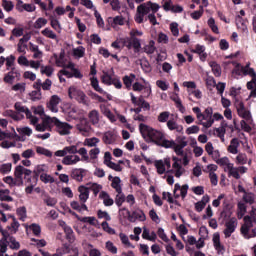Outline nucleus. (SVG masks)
<instances>
[{
	"label": "nucleus",
	"instance_id": "obj_48",
	"mask_svg": "<svg viewBox=\"0 0 256 256\" xmlns=\"http://www.w3.org/2000/svg\"><path fill=\"white\" fill-rule=\"evenodd\" d=\"M42 35L47 39H52L53 41H58L57 34L51 30V28H45L41 31Z\"/></svg>",
	"mask_w": 256,
	"mask_h": 256
},
{
	"label": "nucleus",
	"instance_id": "obj_59",
	"mask_svg": "<svg viewBox=\"0 0 256 256\" xmlns=\"http://www.w3.org/2000/svg\"><path fill=\"white\" fill-rule=\"evenodd\" d=\"M27 229H29L35 237H41V226L39 224H31Z\"/></svg>",
	"mask_w": 256,
	"mask_h": 256
},
{
	"label": "nucleus",
	"instance_id": "obj_17",
	"mask_svg": "<svg viewBox=\"0 0 256 256\" xmlns=\"http://www.w3.org/2000/svg\"><path fill=\"white\" fill-rule=\"evenodd\" d=\"M131 102L135 107H142V109H145L146 111H149L151 109V105H149V102L145 101L143 96L135 97L134 93H130Z\"/></svg>",
	"mask_w": 256,
	"mask_h": 256
},
{
	"label": "nucleus",
	"instance_id": "obj_26",
	"mask_svg": "<svg viewBox=\"0 0 256 256\" xmlns=\"http://www.w3.org/2000/svg\"><path fill=\"white\" fill-rule=\"evenodd\" d=\"M108 181H111V188L114 189L116 193L123 191V185L121 184V178L119 176L113 177L112 175H109Z\"/></svg>",
	"mask_w": 256,
	"mask_h": 256
},
{
	"label": "nucleus",
	"instance_id": "obj_36",
	"mask_svg": "<svg viewBox=\"0 0 256 256\" xmlns=\"http://www.w3.org/2000/svg\"><path fill=\"white\" fill-rule=\"evenodd\" d=\"M99 198L102 199L105 207H111L113 203H115V200H113V198H111L109 193L105 191L100 192Z\"/></svg>",
	"mask_w": 256,
	"mask_h": 256
},
{
	"label": "nucleus",
	"instance_id": "obj_58",
	"mask_svg": "<svg viewBox=\"0 0 256 256\" xmlns=\"http://www.w3.org/2000/svg\"><path fill=\"white\" fill-rule=\"evenodd\" d=\"M214 131L217 137L221 139L222 143H225V133H227V129L225 128V126H220L218 128H215Z\"/></svg>",
	"mask_w": 256,
	"mask_h": 256
},
{
	"label": "nucleus",
	"instance_id": "obj_29",
	"mask_svg": "<svg viewBox=\"0 0 256 256\" xmlns=\"http://www.w3.org/2000/svg\"><path fill=\"white\" fill-rule=\"evenodd\" d=\"M64 112L70 119H77V107L73 104H66L64 106Z\"/></svg>",
	"mask_w": 256,
	"mask_h": 256
},
{
	"label": "nucleus",
	"instance_id": "obj_63",
	"mask_svg": "<svg viewBox=\"0 0 256 256\" xmlns=\"http://www.w3.org/2000/svg\"><path fill=\"white\" fill-rule=\"evenodd\" d=\"M64 232L66 234V239L69 241V243H75V234H73V229L68 226L64 229Z\"/></svg>",
	"mask_w": 256,
	"mask_h": 256
},
{
	"label": "nucleus",
	"instance_id": "obj_21",
	"mask_svg": "<svg viewBox=\"0 0 256 256\" xmlns=\"http://www.w3.org/2000/svg\"><path fill=\"white\" fill-rule=\"evenodd\" d=\"M212 242L215 250L217 251L218 255L225 254V246L221 244V235L219 233H214L212 237Z\"/></svg>",
	"mask_w": 256,
	"mask_h": 256
},
{
	"label": "nucleus",
	"instance_id": "obj_18",
	"mask_svg": "<svg viewBox=\"0 0 256 256\" xmlns=\"http://www.w3.org/2000/svg\"><path fill=\"white\" fill-rule=\"evenodd\" d=\"M59 103H61V97L52 95L47 103V109L52 113H59Z\"/></svg>",
	"mask_w": 256,
	"mask_h": 256
},
{
	"label": "nucleus",
	"instance_id": "obj_1",
	"mask_svg": "<svg viewBox=\"0 0 256 256\" xmlns=\"http://www.w3.org/2000/svg\"><path fill=\"white\" fill-rule=\"evenodd\" d=\"M216 163L224 169L225 173L228 174V177H233V179H241V175H245V173L249 171L245 166L235 167V164H233L227 156L216 160Z\"/></svg>",
	"mask_w": 256,
	"mask_h": 256
},
{
	"label": "nucleus",
	"instance_id": "obj_47",
	"mask_svg": "<svg viewBox=\"0 0 256 256\" xmlns=\"http://www.w3.org/2000/svg\"><path fill=\"white\" fill-rule=\"evenodd\" d=\"M158 146L164 147L165 149H173V147H175V142L173 140H167L164 135Z\"/></svg>",
	"mask_w": 256,
	"mask_h": 256
},
{
	"label": "nucleus",
	"instance_id": "obj_38",
	"mask_svg": "<svg viewBox=\"0 0 256 256\" xmlns=\"http://www.w3.org/2000/svg\"><path fill=\"white\" fill-rule=\"evenodd\" d=\"M170 99H172L180 113H185L186 109L185 106H183V103L181 102V98L179 97V94L173 93L170 96Z\"/></svg>",
	"mask_w": 256,
	"mask_h": 256
},
{
	"label": "nucleus",
	"instance_id": "obj_49",
	"mask_svg": "<svg viewBox=\"0 0 256 256\" xmlns=\"http://www.w3.org/2000/svg\"><path fill=\"white\" fill-rule=\"evenodd\" d=\"M237 207L238 219H243V217H245V213H247V204H245V202H238Z\"/></svg>",
	"mask_w": 256,
	"mask_h": 256
},
{
	"label": "nucleus",
	"instance_id": "obj_54",
	"mask_svg": "<svg viewBox=\"0 0 256 256\" xmlns=\"http://www.w3.org/2000/svg\"><path fill=\"white\" fill-rule=\"evenodd\" d=\"M54 71H55V69L51 65H46V66L42 65L40 68V73L42 75H46V77H51V75H53Z\"/></svg>",
	"mask_w": 256,
	"mask_h": 256
},
{
	"label": "nucleus",
	"instance_id": "obj_34",
	"mask_svg": "<svg viewBox=\"0 0 256 256\" xmlns=\"http://www.w3.org/2000/svg\"><path fill=\"white\" fill-rule=\"evenodd\" d=\"M166 125H167L169 131H177V133L183 132V126L179 125L177 123V120H175V119L168 120Z\"/></svg>",
	"mask_w": 256,
	"mask_h": 256
},
{
	"label": "nucleus",
	"instance_id": "obj_39",
	"mask_svg": "<svg viewBox=\"0 0 256 256\" xmlns=\"http://www.w3.org/2000/svg\"><path fill=\"white\" fill-rule=\"evenodd\" d=\"M85 175V169L83 168H75L71 172L72 179H75V181H83V177Z\"/></svg>",
	"mask_w": 256,
	"mask_h": 256
},
{
	"label": "nucleus",
	"instance_id": "obj_19",
	"mask_svg": "<svg viewBox=\"0 0 256 256\" xmlns=\"http://www.w3.org/2000/svg\"><path fill=\"white\" fill-rule=\"evenodd\" d=\"M54 57L57 67H63V69H69V67H73V62L67 61V58H65V53L61 52L59 56L54 54Z\"/></svg>",
	"mask_w": 256,
	"mask_h": 256
},
{
	"label": "nucleus",
	"instance_id": "obj_28",
	"mask_svg": "<svg viewBox=\"0 0 256 256\" xmlns=\"http://www.w3.org/2000/svg\"><path fill=\"white\" fill-rule=\"evenodd\" d=\"M239 147H240L239 139L233 138L230 141L227 151L228 153H231V155H237L239 153Z\"/></svg>",
	"mask_w": 256,
	"mask_h": 256
},
{
	"label": "nucleus",
	"instance_id": "obj_33",
	"mask_svg": "<svg viewBox=\"0 0 256 256\" xmlns=\"http://www.w3.org/2000/svg\"><path fill=\"white\" fill-rule=\"evenodd\" d=\"M79 199L81 203H87V200L89 199V188L87 186H80L78 188Z\"/></svg>",
	"mask_w": 256,
	"mask_h": 256
},
{
	"label": "nucleus",
	"instance_id": "obj_14",
	"mask_svg": "<svg viewBox=\"0 0 256 256\" xmlns=\"http://www.w3.org/2000/svg\"><path fill=\"white\" fill-rule=\"evenodd\" d=\"M225 229L223 231L225 238L229 239L233 233H235V229H237V218L233 217L230 218L226 223H225Z\"/></svg>",
	"mask_w": 256,
	"mask_h": 256
},
{
	"label": "nucleus",
	"instance_id": "obj_31",
	"mask_svg": "<svg viewBox=\"0 0 256 256\" xmlns=\"http://www.w3.org/2000/svg\"><path fill=\"white\" fill-rule=\"evenodd\" d=\"M209 201H210L209 195H204L200 201L195 203V210L198 213H201V211H203V209L207 207V203H209Z\"/></svg>",
	"mask_w": 256,
	"mask_h": 256
},
{
	"label": "nucleus",
	"instance_id": "obj_12",
	"mask_svg": "<svg viewBox=\"0 0 256 256\" xmlns=\"http://www.w3.org/2000/svg\"><path fill=\"white\" fill-rule=\"evenodd\" d=\"M233 73H236V75H241V73H243V75H249V77H252L254 81L256 79L255 69L251 68L250 62H248L245 66H241L240 64H238Z\"/></svg>",
	"mask_w": 256,
	"mask_h": 256
},
{
	"label": "nucleus",
	"instance_id": "obj_60",
	"mask_svg": "<svg viewBox=\"0 0 256 256\" xmlns=\"http://www.w3.org/2000/svg\"><path fill=\"white\" fill-rule=\"evenodd\" d=\"M2 7L7 13H11L15 8V4L11 0H2Z\"/></svg>",
	"mask_w": 256,
	"mask_h": 256
},
{
	"label": "nucleus",
	"instance_id": "obj_44",
	"mask_svg": "<svg viewBox=\"0 0 256 256\" xmlns=\"http://www.w3.org/2000/svg\"><path fill=\"white\" fill-rule=\"evenodd\" d=\"M145 15H147V14L138 6L137 10H136L134 20L138 24L144 23L145 22Z\"/></svg>",
	"mask_w": 256,
	"mask_h": 256
},
{
	"label": "nucleus",
	"instance_id": "obj_46",
	"mask_svg": "<svg viewBox=\"0 0 256 256\" xmlns=\"http://www.w3.org/2000/svg\"><path fill=\"white\" fill-rule=\"evenodd\" d=\"M99 143H101V140L97 137H92V138H86L84 140L83 145L85 147H97V145H99Z\"/></svg>",
	"mask_w": 256,
	"mask_h": 256
},
{
	"label": "nucleus",
	"instance_id": "obj_3",
	"mask_svg": "<svg viewBox=\"0 0 256 256\" xmlns=\"http://www.w3.org/2000/svg\"><path fill=\"white\" fill-rule=\"evenodd\" d=\"M139 131L145 141H149V143H155V145H159L163 139V136L165 135L163 132L143 123L139 125Z\"/></svg>",
	"mask_w": 256,
	"mask_h": 256
},
{
	"label": "nucleus",
	"instance_id": "obj_16",
	"mask_svg": "<svg viewBox=\"0 0 256 256\" xmlns=\"http://www.w3.org/2000/svg\"><path fill=\"white\" fill-rule=\"evenodd\" d=\"M187 191H189V185L184 184L181 186V184L176 183L173 191L175 199H179L180 197L185 199L187 197Z\"/></svg>",
	"mask_w": 256,
	"mask_h": 256
},
{
	"label": "nucleus",
	"instance_id": "obj_27",
	"mask_svg": "<svg viewBox=\"0 0 256 256\" xmlns=\"http://www.w3.org/2000/svg\"><path fill=\"white\" fill-rule=\"evenodd\" d=\"M142 238L155 243V241H157V233H155V231L151 232L147 227H143Z\"/></svg>",
	"mask_w": 256,
	"mask_h": 256
},
{
	"label": "nucleus",
	"instance_id": "obj_7",
	"mask_svg": "<svg viewBox=\"0 0 256 256\" xmlns=\"http://www.w3.org/2000/svg\"><path fill=\"white\" fill-rule=\"evenodd\" d=\"M186 172L187 170H185V167H183L182 164H175L172 165V169L170 168L169 170H167L166 175H164L163 179H166L168 185H173L175 183V177L177 179H180V177H183Z\"/></svg>",
	"mask_w": 256,
	"mask_h": 256
},
{
	"label": "nucleus",
	"instance_id": "obj_32",
	"mask_svg": "<svg viewBox=\"0 0 256 256\" xmlns=\"http://www.w3.org/2000/svg\"><path fill=\"white\" fill-rule=\"evenodd\" d=\"M100 111L104 117H107V119L111 121V123H115V121H117V118H115V115L113 114V112H111V110L107 106L100 105Z\"/></svg>",
	"mask_w": 256,
	"mask_h": 256
},
{
	"label": "nucleus",
	"instance_id": "obj_57",
	"mask_svg": "<svg viewBox=\"0 0 256 256\" xmlns=\"http://www.w3.org/2000/svg\"><path fill=\"white\" fill-rule=\"evenodd\" d=\"M45 124L47 125L48 129L51 131V125H55L57 127V124L59 123V120L56 117H51V116H45L43 118Z\"/></svg>",
	"mask_w": 256,
	"mask_h": 256
},
{
	"label": "nucleus",
	"instance_id": "obj_23",
	"mask_svg": "<svg viewBox=\"0 0 256 256\" xmlns=\"http://www.w3.org/2000/svg\"><path fill=\"white\" fill-rule=\"evenodd\" d=\"M117 137L115 130H109L103 134L102 141L105 145H113L117 142Z\"/></svg>",
	"mask_w": 256,
	"mask_h": 256
},
{
	"label": "nucleus",
	"instance_id": "obj_22",
	"mask_svg": "<svg viewBox=\"0 0 256 256\" xmlns=\"http://www.w3.org/2000/svg\"><path fill=\"white\" fill-rule=\"evenodd\" d=\"M115 71H113V68L109 70H104L102 72L101 81L104 83V85H112L113 81L115 80Z\"/></svg>",
	"mask_w": 256,
	"mask_h": 256
},
{
	"label": "nucleus",
	"instance_id": "obj_51",
	"mask_svg": "<svg viewBox=\"0 0 256 256\" xmlns=\"http://www.w3.org/2000/svg\"><path fill=\"white\" fill-rule=\"evenodd\" d=\"M205 151L210 155L211 157H219V151H215V148L213 147V143L207 142L205 145Z\"/></svg>",
	"mask_w": 256,
	"mask_h": 256
},
{
	"label": "nucleus",
	"instance_id": "obj_20",
	"mask_svg": "<svg viewBox=\"0 0 256 256\" xmlns=\"http://www.w3.org/2000/svg\"><path fill=\"white\" fill-rule=\"evenodd\" d=\"M72 129L73 126L67 122H61L58 120V123L56 124V131L59 135H71Z\"/></svg>",
	"mask_w": 256,
	"mask_h": 256
},
{
	"label": "nucleus",
	"instance_id": "obj_55",
	"mask_svg": "<svg viewBox=\"0 0 256 256\" xmlns=\"http://www.w3.org/2000/svg\"><path fill=\"white\" fill-rule=\"evenodd\" d=\"M242 199L245 203L253 205V203H255L256 196L252 192H246L245 194H243Z\"/></svg>",
	"mask_w": 256,
	"mask_h": 256
},
{
	"label": "nucleus",
	"instance_id": "obj_5",
	"mask_svg": "<svg viewBox=\"0 0 256 256\" xmlns=\"http://www.w3.org/2000/svg\"><path fill=\"white\" fill-rule=\"evenodd\" d=\"M77 153L79 156H81V161L89 162V154L87 152V148L82 147L78 149L77 145L65 146L62 150H57L54 155L55 157H65L67 154L75 155Z\"/></svg>",
	"mask_w": 256,
	"mask_h": 256
},
{
	"label": "nucleus",
	"instance_id": "obj_13",
	"mask_svg": "<svg viewBox=\"0 0 256 256\" xmlns=\"http://www.w3.org/2000/svg\"><path fill=\"white\" fill-rule=\"evenodd\" d=\"M57 157H63L62 159V165L66 166H73L77 165V163H81V156L77 154H66L65 156H57Z\"/></svg>",
	"mask_w": 256,
	"mask_h": 256
},
{
	"label": "nucleus",
	"instance_id": "obj_53",
	"mask_svg": "<svg viewBox=\"0 0 256 256\" xmlns=\"http://www.w3.org/2000/svg\"><path fill=\"white\" fill-rule=\"evenodd\" d=\"M131 47L136 51H139V49H141V41L138 38H130L127 48L131 49Z\"/></svg>",
	"mask_w": 256,
	"mask_h": 256
},
{
	"label": "nucleus",
	"instance_id": "obj_37",
	"mask_svg": "<svg viewBox=\"0 0 256 256\" xmlns=\"http://www.w3.org/2000/svg\"><path fill=\"white\" fill-rule=\"evenodd\" d=\"M88 119H89L90 123H92V125H99V121L101 119L99 111L95 110V109L91 110L88 113Z\"/></svg>",
	"mask_w": 256,
	"mask_h": 256
},
{
	"label": "nucleus",
	"instance_id": "obj_8",
	"mask_svg": "<svg viewBox=\"0 0 256 256\" xmlns=\"http://www.w3.org/2000/svg\"><path fill=\"white\" fill-rule=\"evenodd\" d=\"M154 167L158 175H167V169L168 171L171 169V158L165 157L161 160H155Z\"/></svg>",
	"mask_w": 256,
	"mask_h": 256
},
{
	"label": "nucleus",
	"instance_id": "obj_52",
	"mask_svg": "<svg viewBox=\"0 0 256 256\" xmlns=\"http://www.w3.org/2000/svg\"><path fill=\"white\" fill-rule=\"evenodd\" d=\"M209 65L212 69L213 75H215V77H221V66L219 64H217V62L215 61H211L209 62Z\"/></svg>",
	"mask_w": 256,
	"mask_h": 256
},
{
	"label": "nucleus",
	"instance_id": "obj_10",
	"mask_svg": "<svg viewBox=\"0 0 256 256\" xmlns=\"http://www.w3.org/2000/svg\"><path fill=\"white\" fill-rule=\"evenodd\" d=\"M14 107L18 113H25L26 119L29 120L30 125H35V123H37V116H34L33 113H31V110L21 104V102H16Z\"/></svg>",
	"mask_w": 256,
	"mask_h": 256
},
{
	"label": "nucleus",
	"instance_id": "obj_41",
	"mask_svg": "<svg viewBox=\"0 0 256 256\" xmlns=\"http://www.w3.org/2000/svg\"><path fill=\"white\" fill-rule=\"evenodd\" d=\"M72 55L73 57H75V59H82V57H85V47L78 46L76 48H73Z\"/></svg>",
	"mask_w": 256,
	"mask_h": 256
},
{
	"label": "nucleus",
	"instance_id": "obj_64",
	"mask_svg": "<svg viewBox=\"0 0 256 256\" xmlns=\"http://www.w3.org/2000/svg\"><path fill=\"white\" fill-rule=\"evenodd\" d=\"M47 23L48 21L46 18L40 17L34 22V29H43Z\"/></svg>",
	"mask_w": 256,
	"mask_h": 256
},
{
	"label": "nucleus",
	"instance_id": "obj_50",
	"mask_svg": "<svg viewBox=\"0 0 256 256\" xmlns=\"http://www.w3.org/2000/svg\"><path fill=\"white\" fill-rule=\"evenodd\" d=\"M50 25L56 33H61L63 31V27H61V22L57 20L55 17L50 18Z\"/></svg>",
	"mask_w": 256,
	"mask_h": 256
},
{
	"label": "nucleus",
	"instance_id": "obj_56",
	"mask_svg": "<svg viewBox=\"0 0 256 256\" xmlns=\"http://www.w3.org/2000/svg\"><path fill=\"white\" fill-rule=\"evenodd\" d=\"M36 153L38 155H44V157H53V152L42 146H36Z\"/></svg>",
	"mask_w": 256,
	"mask_h": 256
},
{
	"label": "nucleus",
	"instance_id": "obj_45",
	"mask_svg": "<svg viewBox=\"0 0 256 256\" xmlns=\"http://www.w3.org/2000/svg\"><path fill=\"white\" fill-rule=\"evenodd\" d=\"M247 154L245 153H237V156L235 158L236 165H241L240 167H243V165H247Z\"/></svg>",
	"mask_w": 256,
	"mask_h": 256
},
{
	"label": "nucleus",
	"instance_id": "obj_40",
	"mask_svg": "<svg viewBox=\"0 0 256 256\" xmlns=\"http://www.w3.org/2000/svg\"><path fill=\"white\" fill-rule=\"evenodd\" d=\"M70 207L74 209V211H78V213H83V211H88L87 205L85 203H79L77 201H72L70 203Z\"/></svg>",
	"mask_w": 256,
	"mask_h": 256
},
{
	"label": "nucleus",
	"instance_id": "obj_15",
	"mask_svg": "<svg viewBox=\"0 0 256 256\" xmlns=\"http://www.w3.org/2000/svg\"><path fill=\"white\" fill-rule=\"evenodd\" d=\"M146 15H149L150 13H157L159 9H161V6L157 3H153L151 1H148L146 3L140 4L138 6Z\"/></svg>",
	"mask_w": 256,
	"mask_h": 256
},
{
	"label": "nucleus",
	"instance_id": "obj_62",
	"mask_svg": "<svg viewBox=\"0 0 256 256\" xmlns=\"http://www.w3.org/2000/svg\"><path fill=\"white\" fill-rule=\"evenodd\" d=\"M40 181H42V183H45V184L55 183V178L51 176V174L42 173L40 174Z\"/></svg>",
	"mask_w": 256,
	"mask_h": 256
},
{
	"label": "nucleus",
	"instance_id": "obj_61",
	"mask_svg": "<svg viewBox=\"0 0 256 256\" xmlns=\"http://www.w3.org/2000/svg\"><path fill=\"white\" fill-rule=\"evenodd\" d=\"M9 193H11L9 189H4V190L0 189V201H8V202L13 201V197L9 196Z\"/></svg>",
	"mask_w": 256,
	"mask_h": 256
},
{
	"label": "nucleus",
	"instance_id": "obj_24",
	"mask_svg": "<svg viewBox=\"0 0 256 256\" xmlns=\"http://www.w3.org/2000/svg\"><path fill=\"white\" fill-rule=\"evenodd\" d=\"M20 77L21 74L15 68H12L11 71L4 75L3 81L8 85H13V83H15V79H19Z\"/></svg>",
	"mask_w": 256,
	"mask_h": 256
},
{
	"label": "nucleus",
	"instance_id": "obj_4",
	"mask_svg": "<svg viewBox=\"0 0 256 256\" xmlns=\"http://www.w3.org/2000/svg\"><path fill=\"white\" fill-rule=\"evenodd\" d=\"M0 233L2 234V240L0 241V256H9L7 255V245L10 246V249H19L21 245L11 236V233L5 229H1Z\"/></svg>",
	"mask_w": 256,
	"mask_h": 256
},
{
	"label": "nucleus",
	"instance_id": "obj_35",
	"mask_svg": "<svg viewBox=\"0 0 256 256\" xmlns=\"http://www.w3.org/2000/svg\"><path fill=\"white\" fill-rule=\"evenodd\" d=\"M77 129L84 137H88L89 133H91V126L85 120L77 125Z\"/></svg>",
	"mask_w": 256,
	"mask_h": 256
},
{
	"label": "nucleus",
	"instance_id": "obj_11",
	"mask_svg": "<svg viewBox=\"0 0 256 256\" xmlns=\"http://www.w3.org/2000/svg\"><path fill=\"white\" fill-rule=\"evenodd\" d=\"M236 109H237V114L239 117L244 119V121H247V123H253V118L251 117V112L245 108V104L241 101H236Z\"/></svg>",
	"mask_w": 256,
	"mask_h": 256
},
{
	"label": "nucleus",
	"instance_id": "obj_25",
	"mask_svg": "<svg viewBox=\"0 0 256 256\" xmlns=\"http://www.w3.org/2000/svg\"><path fill=\"white\" fill-rule=\"evenodd\" d=\"M198 125H202L204 129H209L213 127V123H215V120L211 116H207L206 114L202 113V118L197 119Z\"/></svg>",
	"mask_w": 256,
	"mask_h": 256
},
{
	"label": "nucleus",
	"instance_id": "obj_43",
	"mask_svg": "<svg viewBox=\"0 0 256 256\" xmlns=\"http://www.w3.org/2000/svg\"><path fill=\"white\" fill-rule=\"evenodd\" d=\"M86 187H88V191H92L94 193L95 197H97L101 192V189H103V186L97 183H88L86 184Z\"/></svg>",
	"mask_w": 256,
	"mask_h": 256
},
{
	"label": "nucleus",
	"instance_id": "obj_42",
	"mask_svg": "<svg viewBox=\"0 0 256 256\" xmlns=\"http://www.w3.org/2000/svg\"><path fill=\"white\" fill-rule=\"evenodd\" d=\"M31 125H33L36 131H38L39 133H44V131H51V129L47 126L43 119L42 123L39 124V119L37 118V122Z\"/></svg>",
	"mask_w": 256,
	"mask_h": 256
},
{
	"label": "nucleus",
	"instance_id": "obj_30",
	"mask_svg": "<svg viewBox=\"0 0 256 256\" xmlns=\"http://www.w3.org/2000/svg\"><path fill=\"white\" fill-rule=\"evenodd\" d=\"M29 49L33 53V59H43V51L33 42H29Z\"/></svg>",
	"mask_w": 256,
	"mask_h": 256
},
{
	"label": "nucleus",
	"instance_id": "obj_2",
	"mask_svg": "<svg viewBox=\"0 0 256 256\" xmlns=\"http://www.w3.org/2000/svg\"><path fill=\"white\" fill-rule=\"evenodd\" d=\"M244 224L241 226V234L244 239H253L256 237V228L252 229L253 223H256V207L251 206L249 215L244 216Z\"/></svg>",
	"mask_w": 256,
	"mask_h": 256
},
{
	"label": "nucleus",
	"instance_id": "obj_6",
	"mask_svg": "<svg viewBox=\"0 0 256 256\" xmlns=\"http://www.w3.org/2000/svg\"><path fill=\"white\" fill-rule=\"evenodd\" d=\"M68 97L77 101V103H80L81 105H85V107H89V105H91V100L87 97V94L76 86L69 87Z\"/></svg>",
	"mask_w": 256,
	"mask_h": 256
},
{
	"label": "nucleus",
	"instance_id": "obj_9",
	"mask_svg": "<svg viewBox=\"0 0 256 256\" xmlns=\"http://www.w3.org/2000/svg\"><path fill=\"white\" fill-rule=\"evenodd\" d=\"M120 211H125L128 215V221L135 223V221H147V216L143 210L136 208L132 213L126 208H122Z\"/></svg>",
	"mask_w": 256,
	"mask_h": 256
}]
</instances>
